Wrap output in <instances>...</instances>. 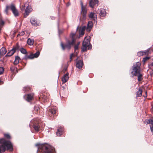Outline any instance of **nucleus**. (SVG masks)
I'll return each mask as SVG.
<instances>
[{"label":"nucleus","mask_w":153,"mask_h":153,"mask_svg":"<svg viewBox=\"0 0 153 153\" xmlns=\"http://www.w3.org/2000/svg\"><path fill=\"white\" fill-rule=\"evenodd\" d=\"M15 50L13 48L5 56V57L10 56L12 55L15 53Z\"/></svg>","instance_id":"obj_18"},{"label":"nucleus","mask_w":153,"mask_h":153,"mask_svg":"<svg viewBox=\"0 0 153 153\" xmlns=\"http://www.w3.org/2000/svg\"><path fill=\"white\" fill-rule=\"evenodd\" d=\"M51 18L52 19H55V18L54 17L51 16Z\"/></svg>","instance_id":"obj_50"},{"label":"nucleus","mask_w":153,"mask_h":153,"mask_svg":"<svg viewBox=\"0 0 153 153\" xmlns=\"http://www.w3.org/2000/svg\"><path fill=\"white\" fill-rule=\"evenodd\" d=\"M56 111V108H53L49 109V111L52 114H55Z\"/></svg>","instance_id":"obj_25"},{"label":"nucleus","mask_w":153,"mask_h":153,"mask_svg":"<svg viewBox=\"0 0 153 153\" xmlns=\"http://www.w3.org/2000/svg\"><path fill=\"white\" fill-rule=\"evenodd\" d=\"M17 70V68L16 67L13 66H12L10 68V70L12 72H13L15 70Z\"/></svg>","instance_id":"obj_32"},{"label":"nucleus","mask_w":153,"mask_h":153,"mask_svg":"<svg viewBox=\"0 0 153 153\" xmlns=\"http://www.w3.org/2000/svg\"><path fill=\"white\" fill-rule=\"evenodd\" d=\"M78 48V45H75L74 47V49L75 51H76V50H77Z\"/></svg>","instance_id":"obj_43"},{"label":"nucleus","mask_w":153,"mask_h":153,"mask_svg":"<svg viewBox=\"0 0 153 153\" xmlns=\"http://www.w3.org/2000/svg\"><path fill=\"white\" fill-rule=\"evenodd\" d=\"M25 34V31H23L20 33L18 34L17 36H23Z\"/></svg>","instance_id":"obj_35"},{"label":"nucleus","mask_w":153,"mask_h":153,"mask_svg":"<svg viewBox=\"0 0 153 153\" xmlns=\"http://www.w3.org/2000/svg\"><path fill=\"white\" fill-rule=\"evenodd\" d=\"M33 96V94H28L24 95V98L27 101L30 102L32 100Z\"/></svg>","instance_id":"obj_10"},{"label":"nucleus","mask_w":153,"mask_h":153,"mask_svg":"<svg viewBox=\"0 0 153 153\" xmlns=\"http://www.w3.org/2000/svg\"><path fill=\"white\" fill-rule=\"evenodd\" d=\"M80 43V42H78L77 43V45H78V46L79 45Z\"/></svg>","instance_id":"obj_49"},{"label":"nucleus","mask_w":153,"mask_h":153,"mask_svg":"<svg viewBox=\"0 0 153 153\" xmlns=\"http://www.w3.org/2000/svg\"><path fill=\"white\" fill-rule=\"evenodd\" d=\"M146 123L147 124H150L152 125L153 124V120L151 119H149L145 121V123Z\"/></svg>","instance_id":"obj_27"},{"label":"nucleus","mask_w":153,"mask_h":153,"mask_svg":"<svg viewBox=\"0 0 153 153\" xmlns=\"http://www.w3.org/2000/svg\"><path fill=\"white\" fill-rule=\"evenodd\" d=\"M33 127L35 130L36 131H38L39 130V127L37 124H33Z\"/></svg>","instance_id":"obj_26"},{"label":"nucleus","mask_w":153,"mask_h":153,"mask_svg":"<svg viewBox=\"0 0 153 153\" xmlns=\"http://www.w3.org/2000/svg\"><path fill=\"white\" fill-rule=\"evenodd\" d=\"M152 112L153 114V108L152 109Z\"/></svg>","instance_id":"obj_54"},{"label":"nucleus","mask_w":153,"mask_h":153,"mask_svg":"<svg viewBox=\"0 0 153 153\" xmlns=\"http://www.w3.org/2000/svg\"><path fill=\"white\" fill-rule=\"evenodd\" d=\"M90 50L91 48V45L90 43V40L88 39H85L82 42V51L85 52L86 51L87 48Z\"/></svg>","instance_id":"obj_4"},{"label":"nucleus","mask_w":153,"mask_h":153,"mask_svg":"<svg viewBox=\"0 0 153 153\" xmlns=\"http://www.w3.org/2000/svg\"><path fill=\"white\" fill-rule=\"evenodd\" d=\"M4 69L3 67H0V75L2 74L4 72Z\"/></svg>","instance_id":"obj_36"},{"label":"nucleus","mask_w":153,"mask_h":153,"mask_svg":"<svg viewBox=\"0 0 153 153\" xmlns=\"http://www.w3.org/2000/svg\"><path fill=\"white\" fill-rule=\"evenodd\" d=\"M98 3V0H90L89 2V5L91 7L93 8L94 6H97Z\"/></svg>","instance_id":"obj_8"},{"label":"nucleus","mask_w":153,"mask_h":153,"mask_svg":"<svg viewBox=\"0 0 153 153\" xmlns=\"http://www.w3.org/2000/svg\"><path fill=\"white\" fill-rule=\"evenodd\" d=\"M10 8L15 17H17L19 16V13L18 11L13 4L11 3V4L10 6Z\"/></svg>","instance_id":"obj_6"},{"label":"nucleus","mask_w":153,"mask_h":153,"mask_svg":"<svg viewBox=\"0 0 153 153\" xmlns=\"http://www.w3.org/2000/svg\"><path fill=\"white\" fill-rule=\"evenodd\" d=\"M7 52V51L5 48L2 47L0 50V58L1 56H3Z\"/></svg>","instance_id":"obj_16"},{"label":"nucleus","mask_w":153,"mask_h":153,"mask_svg":"<svg viewBox=\"0 0 153 153\" xmlns=\"http://www.w3.org/2000/svg\"><path fill=\"white\" fill-rule=\"evenodd\" d=\"M67 67H65L64 68V70L65 71H66V70H67Z\"/></svg>","instance_id":"obj_51"},{"label":"nucleus","mask_w":153,"mask_h":153,"mask_svg":"<svg viewBox=\"0 0 153 153\" xmlns=\"http://www.w3.org/2000/svg\"><path fill=\"white\" fill-rule=\"evenodd\" d=\"M86 29V26H83L81 27H80L79 29V35H83L84 34V31Z\"/></svg>","instance_id":"obj_13"},{"label":"nucleus","mask_w":153,"mask_h":153,"mask_svg":"<svg viewBox=\"0 0 153 153\" xmlns=\"http://www.w3.org/2000/svg\"><path fill=\"white\" fill-rule=\"evenodd\" d=\"M140 62H137L134 63L132 67V71L131 73L132 74V77L137 76L138 80L140 81L142 80V75L140 73Z\"/></svg>","instance_id":"obj_2"},{"label":"nucleus","mask_w":153,"mask_h":153,"mask_svg":"<svg viewBox=\"0 0 153 153\" xmlns=\"http://www.w3.org/2000/svg\"><path fill=\"white\" fill-rule=\"evenodd\" d=\"M80 4L81 5V10L82 11L83 9V3L82 1H80Z\"/></svg>","instance_id":"obj_42"},{"label":"nucleus","mask_w":153,"mask_h":153,"mask_svg":"<svg viewBox=\"0 0 153 153\" xmlns=\"http://www.w3.org/2000/svg\"><path fill=\"white\" fill-rule=\"evenodd\" d=\"M32 9L31 6L28 5L26 7L24 14V17H26L29 14L30 12L31 11Z\"/></svg>","instance_id":"obj_9"},{"label":"nucleus","mask_w":153,"mask_h":153,"mask_svg":"<svg viewBox=\"0 0 153 153\" xmlns=\"http://www.w3.org/2000/svg\"><path fill=\"white\" fill-rule=\"evenodd\" d=\"M150 129L151 131L153 134V125L152 126V127L150 126Z\"/></svg>","instance_id":"obj_46"},{"label":"nucleus","mask_w":153,"mask_h":153,"mask_svg":"<svg viewBox=\"0 0 153 153\" xmlns=\"http://www.w3.org/2000/svg\"><path fill=\"white\" fill-rule=\"evenodd\" d=\"M26 57H25V59H32L34 58L33 54H31L27 56H26Z\"/></svg>","instance_id":"obj_28"},{"label":"nucleus","mask_w":153,"mask_h":153,"mask_svg":"<svg viewBox=\"0 0 153 153\" xmlns=\"http://www.w3.org/2000/svg\"><path fill=\"white\" fill-rule=\"evenodd\" d=\"M4 136L7 139H10L11 137L10 135L8 134H4Z\"/></svg>","instance_id":"obj_37"},{"label":"nucleus","mask_w":153,"mask_h":153,"mask_svg":"<svg viewBox=\"0 0 153 153\" xmlns=\"http://www.w3.org/2000/svg\"><path fill=\"white\" fill-rule=\"evenodd\" d=\"M20 51L23 54H25L27 53V52L26 50L22 48H21Z\"/></svg>","instance_id":"obj_29"},{"label":"nucleus","mask_w":153,"mask_h":153,"mask_svg":"<svg viewBox=\"0 0 153 153\" xmlns=\"http://www.w3.org/2000/svg\"><path fill=\"white\" fill-rule=\"evenodd\" d=\"M149 51V50H147L146 51H140L139 52L137 53V55L139 56H143L144 55H146V54H148V52Z\"/></svg>","instance_id":"obj_19"},{"label":"nucleus","mask_w":153,"mask_h":153,"mask_svg":"<svg viewBox=\"0 0 153 153\" xmlns=\"http://www.w3.org/2000/svg\"><path fill=\"white\" fill-rule=\"evenodd\" d=\"M79 29V26H78L77 27V28H76V30H78Z\"/></svg>","instance_id":"obj_52"},{"label":"nucleus","mask_w":153,"mask_h":153,"mask_svg":"<svg viewBox=\"0 0 153 153\" xmlns=\"http://www.w3.org/2000/svg\"><path fill=\"white\" fill-rule=\"evenodd\" d=\"M95 16L93 13L91 12L89 15V17L91 18H93Z\"/></svg>","instance_id":"obj_34"},{"label":"nucleus","mask_w":153,"mask_h":153,"mask_svg":"<svg viewBox=\"0 0 153 153\" xmlns=\"http://www.w3.org/2000/svg\"><path fill=\"white\" fill-rule=\"evenodd\" d=\"M35 146L38 147L37 153L38 151L43 153H55L54 148L50 145H41L40 143H38L36 144Z\"/></svg>","instance_id":"obj_3"},{"label":"nucleus","mask_w":153,"mask_h":153,"mask_svg":"<svg viewBox=\"0 0 153 153\" xmlns=\"http://www.w3.org/2000/svg\"><path fill=\"white\" fill-rule=\"evenodd\" d=\"M20 59V58L18 56H16L15 57V60L13 62V63L15 65H16L18 64L19 62V61Z\"/></svg>","instance_id":"obj_22"},{"label":"nucleus","mask_w":153,"mask_h":153,"mask_svg":"<svg viewBox=\"0 0 153 153\" xmlns=\"http://www.w3.org/2000/svg\"><path fill=\"white\" fill-rule=\"evenodd\" d=\"M69 5V4H68V5H67V6H68Z\"/></svg>","instance_id":"obj_56"},{"label":"nucleus","mask_w":153,"mask_h":153,"mask_svg":"<svg viewBox=\"0 0 153 153\" xmlns=\"http://www.w3.org/2000/svg\"><path fill=\"white\" fill-rule=\"evenodd\" d=\"M73 56V53H72L70 55V62H71L72 61V58Z\"/></svg>","instance_id":"obj_41"},{"label":"nucleus","mask_w":153,"mask_h":153,"mask_svg":"<svg viewBox=\"0 0 153 153\" xmlns=\"http://www.w3.org/2000/svg\"><path fill=\"white\" fill-rule=\"evenodd\" d=\"M69 79L68 73H67L64 75L63 77L62 78V81L63 83H65L67 82Z\"/></svg>","instance_id":"obj_14"},{"label":"nucleus","mask_w":153,"mask_h":153,"mask_svg":"<svg viewBox=\"0 0 153 153\" xmlns=\"http://www.w3.org/2000/svg\"><path fill=\"white\" fill-rule=\"evenodd\" d=\"M82 12V18L83 20H85L86 18L87 11L85 9H83L82 11H81Z\"/></svg>","instance_id":"obj_21"},{"label":"nucleus","mask_w":153,"mask_h":153,"mask_svg":"<svg viewBox=\"0 0 153 153\" xmlns=\"http://www.w3.org/2000/svg\"><path fill=\"white\" fill-rule=\"evenodd\" d=\"M4 24V22L3 20H1L0 23V26L3 25Z\"/></svg>","instance_id":"obj_44"},{"label":"nucleus","mask_w":153,"mask_h":153,"mask_svg":"<svg viewBox=\"0 0 153 153\" xmlns=\"http://www.w3.org/2000/svg\"><path fill=\"white\" fill-rule=\"evenodd\" d=\"M63 131V127H59L57 129V131L56 132L57 135L58 136H60L62 134Z\"/></svg>","instance_id":"obj_17"},{"label":"nucleus","mask_w":153,"mask_h":153,"mask_svg":"<svg viewBox=\"0 0 153 153\" xmlns=\"http://www.w3.org/2000/svg\"><path fill=\"white\" fill-rule=\"evenodd\" d=\"M30 22L32 25L34 26H37L38 25L37 23V19L35 18H31L30 19Z\"/></svg>","instance_id":"obj_11"},{"label":"nucleus","mask_w":153,"mask_h":153,"mask_svg":"<svg viewBox=\"0 0 153 153\" xmlns=\"http://www.w3.org/2000/svg\"><path fill=\"white\" fill-rule=\"evenodd\" d=\"M29 89L28 87H25L23 88V90L25 91H27L29 90Z\"/></svg>","instance_id":"obj_38"},{"label":"nucleus","mask_w":153,"mask_h":153,"mask_svg":"<svg viewBox=\"0 0 153 153\" xmlns=\"http://www.w3.org/2000/svg\"><path fill=\"white\" fill-rule=\"evenodd\" d=\"M20 48V47L18 43H17L16 46L13 48V49L15 50V52H16V50H19Z\"/></svg>","instance_id":"obj_31"},{"label":"nucleus","mask_w":153,"mask_h":153,"mask_svg":"<svg viewBox=\"0 0 153 153\" xmlns=\"http://www.w3.org/2000/svg\"><path fill=\"white\" fill-rule=\"evenodd\" d=\"M0 153L4 152L6 150H13V145L10 141L6 140L4 138L0 139Z\"/></svg>","instance_id":"obj_1"},{"label":"nucleus","mask_w":153,"mask_h":153,"mask_svg":"<svg viewBox=\"0 0 153 153\" xmlns=\"http://www.w3.org/2000/svg\"><path fill=\"white\" fill-rule=\"evenodd\" d=\"M34 43V40L33 39L29 38L27 41V44L29 45H33Z\"/></svg>","instance_id":"obj_20"},{"label":"nucleus","mask_w":153,"mask_h":153,"mask_svg":"<svg viewBox=\"0 0 153 153\" xmlns=\"http://www.w3.org/2000/svg\"><path fill=\"white\" fill-rule=\"evenodd\" d=\"M99 14L101 16H105L106 14V12L104 9L101 8L99 10Z\"/></svg>","instance_id":"obj_15"},{"label":"nucleus","mask_w":153,"mask_h":153,"mask_svg":"<svg viewBox=\"0 0 153 153\" xmlns=\"http://www.w3.org/2000/svg\"><path fill=\"white\" fill-rule=\"evenodd\" d=\"M149 66L151 67L153 66V62L150 63V64L149 65Z\"/></svg>","instance_id":"obj_47"},{"label":"nucleus","mask_w":153,"mask_h":153,"mask_svg":"<svg viewBox=\"0 0 153 153\" xmlns=\"http://www.w3.org/2000/svg\"><path fill=\"white\" fill-rule=\"evenodd\" d=\"M73 40L71 41L68 40L67 41V43L65 45L62 42L61 43V46L62 48V49L63 50H65V49H67L68 50H70L71 47L75 43V42H73Z\"/></svg>","instance_id":"obj_5"},{"label":"nucleus","mask_w":153,"mask_h":153,"mask_svg":"<svg viewBox=\"0 0 153 153\" xmlns=\"http://www.w3.org/2000/svg\"><path fill=\"white\" fill-rule=\"evenodd\" d=\"M62 33V31H61L59 30V34Z\"/></svg>","instance_id":"obj_48"},{"label":"nucleus","mask_w":153,"mask_h":153,"mask_svg":"<svg viewBox=\"0 0 153 153\" xmlns=\"http://www.w3.org/2000/svg\"><path fill=\"white\" fill-rule=\"evenodd\" d=\"M9 8H10V6H9L8 5L6 6V9L5 10V12L7 14H8V10Z\"/></svg>","instance_id":"obj_33"},{"label":"nucleus","mask_w":153,"mask_h":153,"mask_svg":"<svg viewBox=\"0 0 153 153\" xmlns=\"http://www.w3.org/2000/svg\"><path fill=\"white\" fill-rule=\"evenodd\" d=\"M78 18H79V20L80 21V20H81V17H79Z\"/></svg>","instance_id":"obj_53"},{"label":"nucleus","mask_w":153,"mask_h":153,"mask_svg":"<svg viewBox=\"0 0 153 153\" xmlns=\"http://www.w3.org/2000/svg\"><path fill=\"white\" fill-rule=\"evenodd\" d=\"M76 35V33H71L70 35V37L71 38V41H72L73 40L74 41L73 42H75V40L74 39V37Z\"/></svg>","instance_id":"obj_23"},{"label":"nucleus","mask_w":153,"mask_h":153,"mask_svg":"<svg viewBox=\"0 0 153 153\" xmlns=\"http://www.w3.org/2000/svg\"><path fill=\"white\" fill-rule=\"evenodd\" d=\"M142 90L139 89L138 91L137 92V97H141L142 95Z\"/></svg>","instance_id":"obj_24"},{"label":"nucleus","mask_w":153,"mask_h":153,"mask_svg":"<svg viewBox=\"0 0 153 153\" xmlns=\"http://www.w3.org/2000/svg\"><path fill=\"white\" fill-rule=\"evenodd\" d=\"M34 109L35 110H36L38 111L39 109V108L38 107L35 106L34 107Z\"/></svg>","instance_id":"obj_45"},{"label":"nucleus","mask_w":153,"mask_h":153,"mask_svg":"<svg viewBox=\"0 0 153 153\" xmlns=\"http://www.w3.org/2000/svg\"><path fill=\"white\" fill-rule=\"evenodd\" d=\"M93 24L92 22L89 21L88 22L86 28V30L87 31L89 32L91 30L93 26Z\"/></svg>","instance_id":"obj_12"},{"label":"nucleus","mask_w":153,"mask_h":153,"mask_svg":"<svg viewBox=\"0 0 153 153\" xmlns=\"http://www.w3.org/2000/svg\"><path fill=\"white\" fill-rule=\"evenodd\" d=\"M76 67L79 69L81 68L83 64V60L81 59H78V58L76 59Z\"/></svg>","instance_id":"obj_7"},{"label":"nucleus","mask_w":153,"mask_h":153,"mask_svg":"<svg viewBox=\"0 0 153 153\" xmlns=\"http://www.w3.org/2000/svg\"><path fill=\"white\" fill-rule=\"evenodd\" d=\"M97 15H95V16L93 18V19L96 22V23H97Z\"/></svg>","instance_id":"obj_40"},{"label":"nucleus","mask_w":153,"mask_h":153,"mask_svg":"<svg viewBox=\"0 0 153 153\" xmlns=\"http://www.w3.org/2000/svg\"><path fill=\"white\" fill-rule=\"evenodd\" d=\"M69 5V4H68V5H67V6H68Z\"/></svg>","instance_id":"obj_55"},{"label":"nucleus","mask_w":153,"mask_h":153,"mask_svg":"<svg viewBox=\"0 0 153 153\" xmlns=\"http://www.w3.org/2000/svg\"><path fill=\"white\" fill-rule=\"evenodd\" d=\"M1 82V80H0V82Z\"/></svg>","instance_id":"obj_57"},{"label":"nucleus","mask_w":153,"mask_h":153,"mask_svg":"<svg viewBox=\"0 0 153 153\" xmlns=\"http://www.w3.org/2000/svg\"><path fill=\"white\" fill-rule=\"evenodd\" d=\"M149 58L148 57L146 56L145 58H144L143 59V62H145L147 60H148L149 59Z\"/></svg>","instance_id":"obj_39"},{"label":"nucleus","mask_w":153,"mask_h":153,"mask_svg":"<svg viewBox=\"0 0 153 153\" xmlns=\"http://www.w3.org/2000/svg\"><path fill=\"white\" fill-rule=\"evenodd\" d=\"M34 58L38 57L40 54V52L39 51H37L36 53L33 54Z\"/></svg>","instance_id":"obj_30"}]
</instances>
